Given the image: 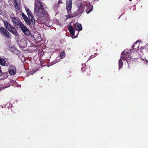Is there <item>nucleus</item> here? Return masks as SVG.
<instances>
[{"label": "nucleus", "mask_w": 148, "mask_h": 148, "mask_svg": "<svg viewBox=\"0 0 148 148\" xmlns=\"http://www.w3.org/2000/svg\"><path fill=\"white\" fill-rule=\"evenodd\" d=\"M34 14L39 17H43L47 13L43 7V3L39 0H35Z\"/></svg>", "instance_id": "f257e3e1"}, {"label": "nucleus", "mask_w": 148, "mask_h": 148, "mask_svg": "<svg viewBox=\"0 0 148 148\" xmlns=\"http://www.w3.org/2000/svg\"><path fill=\"white\" fill-rule=\"evenodd\" d=\"M127 49L125 50L121 53V58L119 61V69L122 68L123 65V63L122 61V60H125L128 63L129 60L131 59V58L129 57L128 54L129 53H130L131 52V51L132 50H131L129 53L127 52Z\"/></svg>", "instance_id": "f03ea898"}, {"label": "nucleus", "mask_w": 148, "mask_h": 148, "mask_svg": "<svg viewBox=\"0 0 148 148\" xmlns=\"http://www.w3.org/2000/svg\"><path fill=\"white\" fill-rule=\"evenodd\" d=\"M86 4L87 3L86 2L78 3L77 6V10L73 14L74 16L81 15L82 13Z\"/></svg>", "instance_id": "7ed1b4c3"}, {"label": "nucleus", "mask_w": 148, "mask_h": 148, "mask_svg": "<svg viewBox=\"0 0 148 148\" xmlns=\"http://www.w3.org/2000/svg\"><path fill=\"white\" fill-rule=\"evenodd\" d=\"M4 23L5 27L9 31L16 36L18 35L17 32L14 26L6 21H4Z\"/></svg>", "instance_id": "20e7f679"}, {"label": "nucleus", "mask_w": 148, "mask_h": 148, "mask_svg": "<svg viewBox=\"0 0 148 148\" xmlns=\"http://www.w3.org/2000/svg\"><path fill=\"white\" fill-rule=\"evenodd\" d=\"M10 50L14 53L18 54V57L21 59L22 62H24L25 61V59L23 55V54H20V52L17 49L15 48H12Z\"/></svg>", "instance_id": "39448f33"}, {"label": "nucleus", "mask_w": 148, "mask_h": 148, "mask_svg": "<svg viewBox=\"0 0 148 148\" xmlns=\"http://www.w3.org/2000/svg\"><path fill=\"white\" fill-rule=\"evenodd\" d=\"M19 27L25 35L28 36L30 34V31L23 23H21Z\"/></svg>", "instance_id": "423d86ee"}, {"label": "nucleus", "mask_w": 148, "mask_h": 148, "mask_svg": "<svg viewBox=\"0 0 148 148\" xmlns=\"http://www.w3.org/2000/svg\"><path fill=\"white\" fill-rule=\"evenodd\" d=\"M27 40H28L25 38L21 39L19 42V44L21 48L23 49L27 47Z\"/></svg>", "instance_id": "0eeeda50"}, {"label": "nucleus", "mask_w": 148, "mask_h": 148, "mask_svg": "<svg viewBox=\"0 0 148 148\" xmlns=\"http://www.w3.org/2000/svg\"><path fill=\"white\" fill-rule=\"evenodd\" d=\"M0 32L4 36L7 38H11V34L9 32L7 31L4 27L0 28Z\"/></svg>", "instance_id": "6e6552de"}, {"label": "nucleus", "mask_w": 148, "mask_h": 148, "mask_svg": "<svg viewBox=\"0 0 148 148\" xmlns=\"http://www.w3.org/2000/svg\"><path fill=\"white\" fill-rule=\"evenodd\" d=\"M11 19L13 24L15 26L19 25L20 26L21 23H22L18 18L12 17Z\"/></svg>", "instance_id": "1a4fd4ad"}, {"label": "nucleus", "mask_w": 148, "mask_h": 148, "mask_svg": "<svg viewBox=\"0 0 148 148\" xmlns=\"http://www.w3.org/2000/svg\"><path fill=\"white\" fill-rule=\"evenodd\" d=\"M72 6V0H66V10L67 13L69 14L71 11Z\"/></svg>", "instance_id": "9d476101"}, {"label": "nucleus", "mask_w": 148, "mask_h": 148, "mask_svg": "<svg viewBox=\"0 0 148 148\" xmlns=\"http://www.w3.org/2000/svg\"><path fill=\"white\" fill-rule=\"evenodd\" d=\"M9 72L11 75H15L16 72V69L15 66L13 65L10 66L9 67Z\"/></svg>", "instance_id": "9b49d317"}, {"label": "nucleus", "mask_w": 148, "mask_h": 148, "mask_svg": "<svg viewBox=\"0 0 148 148\" xmlns=\"http://www.w3.org/2000/svg\"><path fill=\"white\" fill-rule=\"evenodd\" d=\"M22 15L23 19L27 25H29L32 23L29 17H27L23 13H22Z\"/></svg>", "instance_id": "f8f14e48"}, {"label": "nucleus", "mask_w": 148, "mask_h": 148, "mask_svg": "<svg viewBox=\"0 0 148 148\" xmlns=\"http://www.w3.org/2000/svg\"><path fill=\"white\" fill-rule=\"evenodd\" d=\"M29 18L31 21L32 24L34 25L35 24V18L33 15L32 13L31 12L30 13L27 14Z\"/></svg>", "instance_id": "ddd939ff"}, {"label": "nucleus", "mask_w": 148, "mask_h": 148, "mask_svg": "<svg viewBox=\"0 0 148 148\" xmlns=\"http://www.w3.org/2000/svg\"><path fill=\"white\" fill-rule=\"evenodd\" d=\"M86 6H87L86 12L87 14H88L92 10L93 7L92 5H90L89 4H88L87 3Z\"/></svg>", "instance_id": "4468645a"}, {"label": "nucleus", "mask_w": 148, "mask_h": 148, "mask_svg": "<svg viewBox=\"0 0 148 148\" xmlns=\"http://www.w3.org/2000/svg\"><path fill=\"white\" fill-rule=\"evenodd\" d=\"M75 29L77 31H81L82 29V27L80 24L77 23L75 24Z\"/></svg>", "instance_id": "2eb2a0df"}, {"label": "nucleus", "mask_w": 148, "mask_h": 148, "mask_svg": "<svg viewBox=\"0 0 148 148\" xmlns=\"http://www.w3.org/2000/svg\"><path fill=\"white\" fill-rule=\"evenodd\" d=\"M33 37L34 38L35 40L36 41H39L40 40H38L41 38V36L37 32L34 35Z\"/></svg>", "instance_id": "dca6fc26"}, {"label": "nucleus", "mask_w": 148, "mask_h": 148, "mask_svg": "<svg viewBox=\"0 0 148 148\" xmlns=\"http://www.w3.org/2000/svg\"><path fill=\"white\" fill-rule=\"evenodd\" d=\"M69 30L72 36H74L75 33V30L71 25H70L69 27Z\"/></svg>", "instance_id": "f3484780"}, {"label": "nucleus", "mask_w": 148, "mask_h": 148, "mask_svg": "<svg viewBox=\"0 0 148 148\" xmlns=\"http://www.w3.org/2000/svg\"><path fill=\"white\" fill-rule=\"evenodd\" d=\"M63 3L60 0H59L58 2V3H56L53 6V8L54 9H56L58 7H60V4H62Z\"/></svg>", "instance_id": "a211bd4d"}, {"label": "nucleus", "mask_w": 148, "mask_h": 148, "mask_svg": "<svg viewBox=\"0 0 148 148\" xmlns=\"http://www.w3.org/2000/svg\"><path fill=\"white\" fill-rule=\"evenodd\" d=\"M71 11L69 14L68 13V15H65V17L66 18V20H67L70 18H72L74 17L73 14H71Z\"/></svg>", "instance_id": "6ab92c4d"}, {"label": "nucleus", "mask_w": 148, "mask_h": 148, "mask_svg": "<svg viewBox=\"0 0 148 148\" xmlns=\"http://www.w3.org/2000/svg\"><path fill=\"white\" fill-rule=\"evenodd\" d=\"M7 77V75L6 73H2L0 75V80L5 78Z\"/></svg>", "instance_id": "aec40b11"}, {"label": "nucleus", "mask_w": 148, "mask_h": 148, "mask_svg": "<svg viewBox=\"0 0 148 148\" xmlns=\"http://www.w3.org/2000/svg\"><path fill=\"white\" fill-rule=\"evenodd\" d=\"M0 64L3 66H5L6 63L5 60L3 59L0 58Z\"/></svg>", "instance_id": "412c9836"}, {"label": "nucleus", "mask_w": 148, "mask_h": 148, "mask_svg": "<svg viewBox=\"0 0 148 148\" xmlns=\"http://www.w3.org/2000/svg\"><path fill=\"white\" fill-rule=\"evenodd\" d=\"M65 51H62L60 53V58L62 59L64 58L65 56Z\"/></svg>", "instance_id": "4be33fe9"}, {"label": "nucleus", "mask_w": 148, "mask_h": 148, "mask_svg": "<svg viewBox=\"0 0 148 148\" xmlns=\"http://www.w3.org/2000/svg\"><path fill=\"white\" fill-rule=\"evenodd\" d=\"M25 9L26 12L27 13V14H29L31 12V11L29 9L26 7H25Z\"/></svg>", "instance_id": "5701e85b"}, {"label": "nucleus", "mask_w": 148, "mask_h": 148, "mask_svg": "<svg viewBox=\"0 0 148 148\" xmlns=\"http://www.w3.org/2000/svg\"><path fill=\"white\" fill-rule=\"evenodd\" d=\"M139 42V41L138 40H137V41H136V42H135V45L133 46L132 47V49H135L134 48V47H135V45L137 44V42Z\"/></svg>", "instance_id": "b1692460"}, {"label": "nucleus", "mask_w": 148, "mask_h": 148, "mask_svg": "<svg viewBox=\"0 0 148 148\" xmlns=\"http://www.w3.org/2000/svg\"><path fill=\"white\" fill-rule=\"evenodd\" d=\"M142 59L143 60V61H145L146 62V64H148V60H147L146 59Z\"/></svg>", "instance_id": "393cba45"}, {"label": "nucleus", "mask_w": 148, "mask_h": 148, "mask_svg": "<svg viewBox=\"0 0 148 148\" xmlns=\"http://www.w3.org/2000/svg\"><path fill=\"white\" fill-rule=\"evenodd\" d=\"M8 87H9V86H3L2 87V88L3 89H4L6 88H7Z\"/></svg>", "instance_id": "a878e982"}, {"label": "nucleus", "mask_w": 148, "mask_h": 148, "mask_svg": "<svg viewBox=\"0 0 148 148\" xmlns=\"http://www.w3.org/2000/svg\"><path fill=\"white\" fill-rule=\"evenodd\" d=\"M59 61H60V60L58 61H54L53 62V64H55L56 63L58 62H59Z\"/></svg>", "instance_id": "bb28decb"}, {"label": "nucleus", "mask_w": 148, "mask_h": 148, "mask_svg": "<svg viewBox=\"0 0 148 148\" xmlns=\"http://www.w3.org/2000/svg\"><path fill=\"white\" fill-rule=\"evenodd\" d=\"M36 71H34V72L33 73H32V71H30V72L29 74H31V75H32V74H33Z\"/></svg>", "instance_id": "cd10ccee"}, {"label": "nucleus", "mask_w": 148, "mask_h": 148, "mask_svg": "<svg viewBox=\"0 0 148 148\" xmlns=\"http://www.w3.org/2000/svg\"><path fill=\"white\" fill-rule=\"evenodd\" d=\"M51 25H51V23H50V24L49 25H48L47 24V25H46V26H49V27H51Z\"/></svg>", "instance_id": "c85d7f7f"}, {"label": "nucleus", "mask_w": 148, "mask_h": 148, "mask_svg": "<svg viewBox=\"0 0 148 148\" xmlns=\"http://www.w3.org/2000/svg\"><path fill=\"white\" fill-rule=\"evenodd\" d=\"M92 57V58H94V57H95V56H93V55H92L91 56H90V57Z\"/></svg>", "instance_id": "c756f323"}, {"label": "nucleus", "mask_w": 148, "mask_h": 148, "mask_svg": "<svg viewBox=\"0 0 148 148\" xmlns=\"http://www.w3.org/2000/svg\"><path fill=\"white\" fill-rule=\"evenodd\" d=\"M72 37L73 38H76V36H75L74 37L72 36Z\"/></svg>", "instance_id": "7c9ffc66"}, {"label": "nucleus", "mask_w": 148, "mask_h": 148, "mask_svg": "<svg viewBox=\"0 0 148 148\" xmlns=\"http://www.w3.org/2000/svg\"><path fill=\"white\" fill-rule=\"evenodd\" d=\"M60 26L61 25V24H60V23H59V24H58Z\"/></svg>", "instance_id": "2f4dec72"}, {"label": "nucleus", "mask_w": 148, "mask_h": 148, "mask_svg": "<svg viewBox=\"0 0 148 148\" xmlns=\"http://www.w3.org/2000/svg\"><path fill=\"white\" fill-rule=\"evenodd\" d=\"M89 59V60H90V59H91V58H89V59Z\"/></svg>", "instance_id": "473e14b6"}, {"label": "nucleus", "mask_w": 148, "mask_h": 148, "mask_svg": "<svg viewBox=\"0 0 148 148\" xmlns=\"http://www.w3.org/2000/svg\"><path fill=\"white\" fill-rule=\"evenodd\" d=\"M132 0H130V1H132Z\"/></svg>", "instance_id": "72a5a7b5"}, {"label": "nucleus", "mask_w": 148, "mask_h": 148, "mask_svg": "<svg viewBox=\"0 0 148 148\" xmlns=\"http://www.w3.org/2000/svg\"><path fill=\"white\" fill-rule=\"evenodd\" d=\"M138 47V45L137 47Z\"/></svg>", "instance_id": "f704fd0d"}]
</instances>
